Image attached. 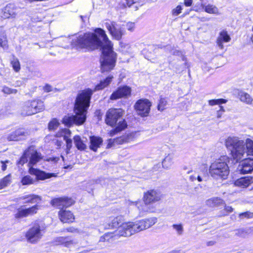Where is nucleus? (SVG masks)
I'll return each mask as SVG.
<instances>
[{
    "mask_svg": "<svg viewBox=\"0 0 253 253\" xmlns=\"http://www.w3.org/2000/svg\"><path fill=\"white\" fill-rule=\"evenodd\" d=\"M73 42L79 48L87 51L100 49L102 53L100 60L102 72H109L114 68L117 54L113 51L112 42L102 29L96 28L94 33H87L76 37L73 39Z\"/></svg>",
    "mask_w": 253,
    "mask_h": 253,
    "instance_id": "1",
    "label": "nucleus"
},
{
    "mask_svg": "<svg viewBox=\"0 0 253 253\" xmlns=\"http://www.w3.org/2000/svg\"><path fill=\"white\" fill-rule=\"evenodd\" d=\"M93 92L91 89L87 88L78 94L74 106L75 115L65 116L63 118L62 122L65 126L69 127L74 124L81 125L85 122L87 110L89 106Z\"/></svg>",
    "mask_w": 253,
    "mask_h": 253,
    "instance_id": "2",
    "label": "nucleus"
},
{
    "mask_svg": "<svg viewBox=\"0 0 253 253\" xmlns=\"http://www.w3.org/2000/svg\"><path fill=\"white\" fill-rule=\"evenodd\" d=\"M157 218L151 217L134 222L124 223L120 228V235L128 237L136 232L150 228L157 222Z\"/></svg>",
    "mask_w": 253,
    "mask_h": 253,
    "instance_id": "3",
    "label": "nucleus"
},
{
    "mask_svg": "<svg viewBox=\"0 0 253 253\" xmlns=\"http://www.w3.org/2000/svg\"><path fill=\"white\" fill-rule=\"evenodd\" d=\"M124 111L120 108H111L106 112L105 122L110 126H116L110 132V136H113L116 133L124 130L127 126L125 119L122 118Z\"/></svg>",
    "mask_w": 253,
    "mask_h": 253,
    "instance_id": "4",
    "label": "nucleus"
},
{
    "mask_svg": "<svg viewBox=\"0 0 253 253\" xmlns=\"http://www.w3.org/2000/svg\"><path fill=\"white\" fill-rule=\"evenodd\" d=\"M225 146L233 159L238 162L246 155L245 141L236 136H229L225 140Z\"/></svg>",
    "mask_w": 253,
    "mask_h": 253,
    "instance_id": "5",
    "label": "nucleus"
},
{
    "mask_svg": "<svg viewBox=\"0 0 253 253\" xmlns=\"http://www.w3.org/2000/svg\"><path fill=\"white\" fill-rule=\"evenodd\" d=\"M229 161L228 156H222L212 162L209 168L210 175L216 180L226 179L229 173Z\"/></svg>",
    "mask_w": 253,
    "mask_h": 253,
    "instance_id": "6",
    "label": "nucleus"
},
{
    "mask_svg": "<svg viewBox=\"0 0 253 253\" xmlns=\"http://www.w3.org/2000/svg\"><path fill=\"white\" fill-rule=\"evenodd\" d=\"M162 198L161 192L156 190H150L144 193L143 200L144 205L141 208H139L140 213L144 214L148 212L154 211L153 207H150L149 205L151 204L159 201Z\"/></svg>",
    "mask_w": 253,
    "mask_h": 253,
    "instance_id": "7",
    "label": "nucleus"
},
{
    "mask_svg": "<svg viewBox=\"0 0 253 253\" xmlns=\"http://www.w3.org/2000/svg\"><path fill=\"white\" fill-rule=\"evenodd\" d=\"M44 110L43 102L41 100H28L23 104L21 108V114L30 116Z\"/></svg>",
    "mask_w": 253,
    "mask_h": 253,
    "instance_id": "8",
    "label": "nucleus"
},
{
    "mask_svg": "<svg viewBox=\"0 0 253 253\" xmlns=\"http://www.w3.org/2000/svg\"><path fill=\"white\" fill-rule=\"evenodd\" d=\"M43 231L39 224H35L25 234L27 242L33 244H37L43 236Z\"/></svg>",
    "mask_w": 253,
    "mask_h": 253,
    "instance_id": "9",
    "label": "nucleus"
},
{
    "mask_svg": "<svg viewBox=\"0 0 253 253\" xmlns=\"http://www.w3.org/2000/svg\"><path fill=\"white\" fill-rule=\"evenodd\" d=\"M105 26L111 36L116 40H120L125 34V28L119 26L115 21H109L105 23Z\"/></svg>",
    "mask_w": 253,
    "mask_h": 253,
    "instance_id": "10",
    "label": "nucleus"
},
{
    "mask_svg": "<svg viewBox=\"0 0 253 253\" xmlns=\"http://www.w3.org/2000/svg\"><path fill=\"white\" fill-rule=\"evenodd\" d=\"M131 88L130 87L124 85H121L113 92L111 94L109 99L116 100L121 98H127L131 95Z\"/></svg>",
    "mask_w": 253,
    "mask_h": 253,
    "instance_id": "11",
    "label": "nucleus"
},
{
    "mask_svg": "<svg viewBox=\"0 0 253 253\" xmlns=\"http://www.w3.org/2000/svg\"><path fill=\"white\" fill-rule=\"evenodd\" d=\"M52 243L55 246L62 245L64 247L70 248L75 246L78 242L77 240L69 236H58L53 239Z\"/></svg>",
    "mask_w": 253,
    "mask_h": 253,
    "instance_id": "12",
    "label": "nucleus"
},
{
    "mask_svg": "<svg viewBox=\"0 0 253 253\" xmlns=\"http://www.w3.org/2000/svg\"><path fill=\"white\" fill-rule=\"evenodd\" d=\"M26 155L29 156V169L34 168L33 166L42 159V154L38 152L33 146L29 147L26 151Z\"/></svg>",
    "mask_w": 253,
    "mask_h": 253,
    "instance_id": "13",
    "label": "nucleus"
},
{
    "mask_svg": "<svg viewBox=\"0 0 253 253\" xmlns=\"http://www.w3.org/2000/svg\"><path fill=\"white\" fill-rule=\"evenodd\" d=\"M151 103L147 99H140L135 104V108L137 114L142 116H147L150 111Z\"/></svg>",
    "mask_w": 253,
    "mask_h": 253,
    "instance_id": "14",
    "label": "nucleus"
},
{
    "mask_svg": "<svg viewBox=\"0 0 253 253\" xmlns=\"http://www.w3.org/2000/svg\"><path fill=\"white\" fill-rule=\"evenodd\" d=\"M74 202L72 199L64 197L52 199L50 202V204L52 206L62 210L63 208H66L71 206L74 204Z\"/></svg>",
    "mask_w": 253,
    "mask_h": 253,
    "instance_id": "15",
    "label": "nucleus"
},
{
    "mask_svg": "<svg viewBox=\"0 0 253 253\" xmlns=\"http://www.w3.org/2000/svg\"><path fill=\"white\" fill-rule=\"evenodd\" d=\"M123 216H118L112 219H110L108 224L105 226V228L107 229L118 228V231H116V235H118L120 236H123L120 235V228L124 223H123Z\"/></svg>",
    "mask_w": 253,
    "mask_h": 253,
    "instance_id": "16",
    "label": "nucleus"
},
{
    "mask_svg": "<svg viewBox=\"0 0 253 253\" xmlns=\"http://www.w3.org/2000/svg\"><path fill=\"white\" fill-rule=\"evenodd\" d=\"M29 172L31 174L35 175L37 180H43L52 176H56L55 173H46L43 171L35 168L29 169Z\"/></svg>",
    "mask_w": 253,
    "mask_h": 253,
    "instance_id": "17",
    "label": "nucleus"
},
{
    "mask_svg": "<svg viewBox=\"0 0 253 253\" xmlns=\"http://www.w3.org/2000/svg\"><path fill=\"white\" fill-rule=\"evenodd\" d=\"M28 134L27 131L23 128H19L8 134L6 139L8 141H19L22 139V137L26 136Z\"/></svg>",
    "mask_w": 253,
    "mask_h": 253,
    "instance_id": "18",
    "label": "nucleus"
},
{
    "mask_svg": "<svg viewBox=\"0 0 253 253\" xmlns=\"http://www.w3.org/2000/svg\"><path fill=\"white\" fill-rule=\"evenodd\" d=\"M238 169L240 173L246 174L253 170V159H247L242 162L239 166Z\"/></svg>",
    "mask_w": 253,
    "mask_h": 253,
    "instance_id": "19",
    "label": "nucleus"
},
{
    "mask_svg": "<svg viewBox=\"0 0 253 253\" xmlns=\"http://www.w3.org/2000/svg\"><path fill=\"white\" fill-rule=\"evenodd\" d=\"M231 40V38L227 32L224 30L220 31L216 39V44L219 48L221 49H223V43L229 42Z\"/></svg>",
    "mask_w": 253,
    "mask_h": 253,
    "instance_id": "20",
    "label": "nucleus"
},
{
    "mask_svg": "<svg viewBox=\"0 0 253 253\" xmlns=\"http://www.w3.org/2000/svg\"><path fill=\"white\" fill-rule=\"evenodd\" d=\"M58 215L60 220L64 223L72 222L74 220V216L70 211L62 209L59 211Z\"/></svg>",
    "mask_w": 253,
    "mask_h": 253,
    "instance_id": "21",
    "label": "nucleus"
},
{
    "mask_svg": "<svg viewBox=\"0 0 253 253\" xmlns=\"http://www.w3.org/2000/svg\"><path fill=\"white\" fill-rule=\"evenodd\" d=\"M253 183V178L250 176L241 177L234 182V185L242 188H246Z\"/></svg>",
    "mask_w": 253,
    "mask_h": 253,
    "instance_id": "22",
    "label": "nucleus"
},
{
    "mask_svg": "<svg viewBox=\"0 0 253 253\" xmlns=\"http://www.w3.org/2000/svg\"><path fill=\"white\" fill-rule=\"evenodd\" d=\"M75 145L77 148L80 151L84 150L86 148L87 139L81 137L79 135H76L73 138Z\"/></svg>",
    "mask_w": 253,
    "mask_h": 253,
    "instance_id": "23",
    "label": "nucleus"
},
{
    "mask_svg": "<svg viewBox=\"0 0 253 253\" xmlns=\"http://www.w3.org/2000/svg\"><path fill=\"white\" fill-rule=\"evenodd\" d=\"M113 78V76L110 75L105 79L100 81V83L95 86L94 91L102 90L107 87L111 84Z\"/></svg>",
    "mask_w": 253,
    "mask_h": 253,
    "instance_id": "24",
    "label": "nucleus"
},
{
    "mask_svg": "<svg viewBox=\"0 0 253 253\" xmlns=\"http://www.w3.org/2000/svg\"><path fill=\"white\" fill-rule=\"evenodd\" d=\"M102 142L103 140L101 137L94 136L90 137V149L93 151H96Z\"/></svg>",
    "mask_w": 253,
    "mask_h": 253,
    "instance_id": "25",
    "label": "nucleus"
},
{
    "mask_svg": "<svg viewBox=\"0 0 253 253\" xmlns=\"http://www.w3.org/2000/svg\"><path fill=\"white\" fill-rule=\"evenodd\" d=\"M20 199L24 200V203L31 204H38L42 200L41 196L34 194L25 195L20 197Z\"/></svg>",
    "mask_w": 253,
    "mask_h": 253,
    "instance_id": "26",
    "label": "nucleus"
},
{
    "mask_svg": "<svg viewBox=\"0 0 253 253\" xmlns=\"http://www.w3.org/2000/svg\"><path fill=\"white\" fill-rule=\"evenodd\" d=\"M206 204L210 207L213 208L223 205L224 203L223 200L220 198L218 197H213L207 200L206 202Z\"/></svg>",
    "mask_w": 253,
    "mask_h": 253,
    "instance_id": "27",
    "label": "nucleus"
},
{
    "mask_svg": "<svg viewBox=\"0 0 253 253\" xmlns=\"http://www.w3.org/2000/svg\"><path fill=\"white\" fill-rule=\"evenodd\" d=\"M133 138V135L128 133L115 139L116 145L123 144L131 141Z\"/></svg>",
    "mask_w": 253,
    "mask_h": 253,
    "instance_id": "28",
    "label": "nucleus"
},
{
    "mask_svg": "<svg viewBox=\"0 0 253 253\" xmlns=\"http://www.w3.org/2000/svg\"><path fill=\"white\" fill-rule=\"evenodd\" d=\"M253 231V228H241L236 230L235 235L245 238Z\"/></svg>",
    "mask_w": 253,
    "mask_h": 253,
    "instance_id": "29",
    "label": "nucleus"
},
{
    "mask_svg": "<svg viewBox=\"0 0 253 253\" xmlns=\"http://www.w3.org/2000/svg\"><path fill=\"white\" fill-rule=\"evenodd\" d=\"M240 100L247 104L250 105L252 103L253 99L251 95L244 91H241L239 93Z\"/></svg>",
    "mask_w": 253,
    "mask_h": 253,
    "instance_id": "30",
    "label": "nucleus"
},
{
    "mask_svg": "<svg viewBox=\"0 0 253 253\" xmlns=\"http://www.w3.org/2000/svg\"><path fill=\"white\" fill-rule=\"evenodd\" d=\"M200 4V7H202V9H204L206 12L210 14H218V9L215 6L210 4L205 6L202 2Z\"/></svg>",
    "mask_w": 253,
    "mask_h": 253,
    "instance_id": "31",
    "label": "nucleus"
},
{
    "mask_svg": "<svg viewBox=\"0 0 253 253\" xmlns=\"http://www.w3.org/2000/svg\"><path fill=\"white\" fill-rule=\"evenodd\" d=\"M0 46L4 49H7L8 48L7 36L4 31L0 32Z\"/></svg>",
    "mask_w": 253,
    "mask_h": 253,
    "instance_id": "32",
    "label": "nucleus"
},
{
    "mask_svg": "<svg viewBox=\"0 0 253 253\" xmlns=\"http://www.w3.org/2000/svg\"><path fill=\"white\" fill-rule=\"evenodd\" d=\"M245 148L246 155L253 156V140L247 138L245 141Z\"/></svg>",
    "mask_w": 253,
    "mask_h": 253,
    "instance_id": "33",
    "label": "nucleus"
},
{
    "mask_svg": "<svg viewBox=\"0 0 253 253\" xmlns=\"http://www.w3.org/2000/svg\"><path fill=\"white\" fill-rule=\"evenodd\" d=\"M173 157L171 155H168L163 160L162 162L163 167L164 169H169L173 164Z\"/></svg>",
    "mask_w": 253,
    "mask_h": 253,
    "instance_id": "34",
    "label": "nucleus"
},
{
    "mask_svg": "<svg viewBox=\"0 0 253 253\" xmlns=\"http://www.w3.org/2000/svg\"><path fill=\"white\" fill-rule=\"evenodd\" d=\"M12 58L11 59L10 64L14 71L18 72L21 69L19 61L14 55H12Z\"/></svg>",
    "mask_w": 253,
    "mask_h": 253,
    "instance_id": "35",
    "label": "nucleus"
},
{
    "mask_svg": "<svg viewBox=\"0 0 253 253\" xmlns=\"http://www.w3.org/2000/svg\"><path fill=\"white\" fill-rule=\"evenodd\" d=\"M11 182V175L8 174L0 181V189L7 186Z\"/></svg>",
    "mask_w": 253,
    "mask_h": 253,
    "instance_id": "36",
    "label": "nucleus"
},
{
    "mask_svg": "<svg viewBox=\"0 0 253 253\" xmlns=\"http://www.w3.org/2000/svg\"><path fill=\"white\" fill-rule=\"evenodd\" d=\"M40 206L35 205L31 207L25 208L27 216H32L36 214L39 210Z\"/></svg>",
    "mask_w": 253,
    "mask_h": 253,
    "instance_id": "37",
    "label": "nucleus"
},
{
    "mask_svg": "<svg viewBox=\"0 0 253 253\" xmlns=\"http://www.w3.org/2000/svg\"><path fill=\"white\" fill-rule=\"evenodd\" d=\"M15 217L16 218L27 217L25 208H23V207H21L18 209L17 211L15 214Z\"/></svg>",
    "mask_w": 253,
    "mask_h": 253,
    "instance_id": "38",
    "label": "nucleus"
},
{
    "mask_svg": "<svg viewBox=\"0 0 253 253\" xmlns=\"http://www.w3.org/2000/svg\"><path fill=\"white\" fill-rule=\"evenodd\" d=\"M34 179L31 176L26 175L24 176L21 179V183L23 185H30L35 182Z\"/></svg>",
    "mask_w": 253,
    "mask_h": 253,
    "instance_id": "39",
    "label": "nucleus"
},
{
    "mask_svg": "<svg viewBox=\"0 0 253 253\" xmlns=\"http://www.w3.org/2000/svg\"><path fill=\"white\" fill-rule=\"evenodd\" d=\"M173 229H174L178 235H181L183 233L184 229L182 224H174L172 225Z\"/></svg>",
    "mask_w": 253,
    "mask_h": 253,
    "instance_id": "40",
    "label": "nucleus"
},
{
    "mask_svg": "<svg viewBox=\"0 0 253 253\" xmlns=\"http://www.w3.org/2000/svg\"><path fill=\"white\" fill-rule=\"evenodd\" d=\"M15 13L10 10L9 7L6 6L4 10L3 17L5 18H9L10 17H15Z\"/></svg>",
    "mask_w": 253,
    "mask_h": 253,
    "instance_id": "41",
    "label": "nucleus"
},
{
    "mask_svg": "<svg viewBox=\"0 0 253 253\" xmlns=\"http://www.w3.org/2000/svg\"><path fill=\"white\" fill-rule=\"evenodd\" d=\"M59 125L58 121L54 119L51 121L48 124V128L49 130H55L56 129Z\"/></svg>",
    "mask_w": 253,
    "mask_h": 253,
    "instance_id": "42",
    "label": "nucleus"
},
{
    "mask_svg": "<svg viewBox=\"0 0 253 253\" xmlns=\"http://www.w3.org/2000/svg\"><path fill=\"white\" fill-rule=\"evenodd\" d=\"M226 102V100L223 99H212L209 101V104L211 106L225 103Z\"/></svg>",
    "mask_w": 253,
    "mask_h": 253,
    "instance_id": "43",
    "label": "nucleus"
},
{
    "mask_svg": "<svg viewBox=\"0 0 253 253\" xmlns=\"http://www.w3.org/2000/svg\"><path fill=\"white\" fill-rule=\"evenodd\" d=\"M64 139L66 142V153L68 154L72 147V140L71 139L67 138V136H64Z\"/></svg>",
    "mask_w": 253,
    "mask_h": 253,
    "instance_id": "44",
    "label": "nucleus"
},
{
    "mask_svg": "<svg viewBox=\"0 0 253 253\" xmlns=\"http://www.w3.org/2000/svg\"><path fill=\"white\" fill-rule=\"evenodd\" d=\"M167 101L165 98H161L159 104L158 105V109L159 110L163 111L165 109V107L167 104Z\"/></svg>",
    "mask_w": 253,
    "mask_h": 253,
    "instance_id": "45",
    "label": "nucleus"
},
{
    "mask_svg": "<svg viewBox=\"0 0 253 253\" xmlns=\"http://www.w3.org/2000/svg\"><path fill=\"white\" fill-rule=\"evenodd\" d=\"M239 217L241 219L252 218L253 217V213L250 211H246L239 214Z\"/></svg>",
    "mask_w": 253,
    "mask_h": 253,
    "instance_id": "46",
    "label": "nucleus"
},
{
    "mask_svg": "<svg viewBox=\"0 0 253 253\" xmlns=\"http://www.w3.org/2000/svg\"><path fill=\"white\" fill-rule=\"evenodd\" d=\"M182 10V6L178 5L171 11V14L173 16H177L181 13Z\"/></svg>",
    "mask_w": 253,
    "mask_h": 253,
    "instance_id": "47",
    "label": "nucleus"
},
{
    "mask_svg": "<svg viewBox=\"0 0 253 253\" xmlns=\"http://www.w3.org/2000/svg\"><path fill=\"white\" fill-rule=\"evenodd\" d=\"M2 91L5 94H12L16 93L17 90L15 89H11L7 86H4L3 87Z\"/></svg>",
    "mask_w": 253,
    "mask_h": 253,
    "instance_id": "48",
    "label": "nucleus"
},
{
    "mask_svg": "<svg viewBox=\"0 0 253 253\" xmlns=\"http://www.w3.org/2000/svg\"><path fill=\"white\" fill-rule=\"evenodd\" d=\"M122 26L125 28H126L127 30L130 32H132L134 31L135 28V24L134 23L132 22H128L125 25H123Z\"/></svg>",
    "mask_w": 253,
    "mask_h": 253,
    "instance_id": "49",
    "label": "nucleus"
},
{
    "mask_svg": "<svg viewBox=\"0 0 253 253\" xmlns=\"http://www.w3.org/2000/svg\"><path fill=\"white\" fill-rule=\"evenodd\" d=\"M29 160V156L26 155V151L24 152L23 156L21 157L20 160L19 161L18 163L21 165H24L25 163H27Z\"/></svg>",
    "mask_w": 253,
    "mask_h": 253,
    "instance_id": "50",
    "label": "nucleus"
},
{
    "mask_svg": "<svg viewBox=\"0 0 253 253\" xmlns=\"http://www.w3.org/2000/svg\"><path fill=\"white\" fill-rule=\"evenodd\" d=\"M104 235L105 236H106V240H107V242H109L110 240L114 237V235H116V232H108L105 233Z\"/></svg>",
    "mask_w": 253,
    "mask_h": 253,
    "instance_id": "51",
    "label": "nucleus"
},
{
    "mask_svg": "<svg viewBox=\"0 0 253 253\" xmlns=\"http://www.w3.org/2000/svg\"><path fill=\"white\" fill-rule=\"evenodd\" d=\"M43 89H44V91L47 92H50L51 91H54L55 92L56 90H58V89L56 88H54V89H53L52 86L48 84H46V85H45L43 87Z\"/></svg>",
    "mask_w": 253,
    "mask_h": 253,
    "instance_id": "52",
    "label": "nucleus"
},
{
    "mask_svg": "<svg viewBox=\"0 0 253 253\" xmlns=\"http://www.w3.org/2000/svg\"><path fill=\"white\" fill-rule=\"evenodd\" d=\"M115 145H116V143H115V139H110L108 140L107 148H110L112 146H114Z\"/></svg>",
    "mask_w": 253,
    "mask_h": 253,
    "instance_id": "53",
    "label": "nucleus"
},
{
    "mask_svg": "<svg viewBox=\"0 0 253 253\" xmlns=\"http://www.w3.org/2000/svg\"><path fill=\"white\" fill-rule=\"evenodd\" d=\"M219 107L220 110H218L217 113V117L218 118H221L222 115V113L224 112V109L222 106H220Z\"/></svg>",
    "mask_w": 253,
    "mask_h": 253,
    "instance_id": "54",
    "label": "nucleus"
},
{
    "mask_svg": "<svg viewBox=\"0 0 253 253\" xmlns=\"http://www.w3.org/2000/svg\"><path fill=\"white\" fill-rule=\"evenodd\" d=\"M224 210L228 213L231 212L233 211V209L232 207L229 206H225Z\"/></svg>",
    "mask_w": 253,
    "mask_h": 253,
    "instance_id": "55",
    "label": "nucleus"
},
{
    "mask_svg": "<svg viewBox=\"0 0 253 253\" xmlns=\"http://www.w3.org/2000/svg\"><path fill=\"white\" fill-rule=\"evenodd\" d=\"M9 162L8 161H5V162H3V161H1V163L2 164V166H1V169L3 170V171H4L6 170V168H7V166L6 165V163H8Z\"/></svg>",
    "mask_w": 253,
    "mask_h": 253,
    "instance_id": "56",
    "label": "nucleus"
},
{
    "mask_svg": "<svg viewBox=\"0 0 253 253\" xmlns=\"http://www.w3.org/2000/svg\"><path fill=\"white\" fill-rule=\"evenodd\" d=\"M197 174V173H194V174L190 175V176H189V180L191 182H194V181H195L196 180Z\"/></svg>",
    "mask_w": 253,
    "mask_h": 253,
    "instance_id": "57",
    "label": "nucleus"
},
{
    "mask_svg": "<svg viewBox=\"0 0 253 253\" xmlns=\"http://www.w3.org/2000/svg\"><path fill=\"white\" fill-rule=\"evenodd\" d=\"M192 0H184V4L186 6H190L192 4Z\"/></svg>",
    "mask_w": 253,
    "mask_h": 253,
    "instance_id": "58",
    "label": "nucleus"
},
{
    "mask_svg": "<svg viewBox=\"0 0 253 253\" xmlns=\"http://www.w3.org/2000/svg\"><path fill=\"white\" fill-rule=\"evenodd\" d=\"M55 145L57 146V148H60L62 144V142L58 139H56L54 141Z\"/></svg>",
    "mask_w": 253,
    "mask_h": 253,
    "instance_id": "59",
    "label": "nucleus"
},
{
    "mask_svg": "<svg viewBox=\"0 0 253 253\" xmlns=\"http://www.w3.org/2000/svg\"><path fill=\"white\" fill-rule=\"evenodd\" d=\"M120 44H121V47L122 51H123V48H126V49H129L130 47V46L128 44H125L121 42L120 43Z\"/></svg>",
    "mask_w": 253,
    "mask_h": 253,
    "instance_id": "60",
    "label": "nucleus"
},
{
    "mask_svg": "<svg viewBox=\"0 0 253 253\" xmlns=\"http://www.w3.org/2000/svg\"><path fill=\"white\" fill-rule=\"evenodd\" d=\"M59 158H49L47 160L48 161H52L54 162H56L59 160Z\"/></svg>",
    "mask_w": 253,
    "mask_h": 253,
    "instance_id": "61",
    "label": "nucleus"
},
{
    "mask_svg": "<svg viewBox=\"0 0 253 253\" xmlns=\"http://www.w3.org/2000/svg\"><path fill=\"white\" fill-rule=\"evenodd\" d=\"M66 230L69 232L74 233L77 231V229H76L73 227H70V228H67Z\"/></svg>",
    "mask_w": 253,
    "mask_h": 253,
    "instance_id": "62",
    "label": "nucleus"
},
{
    "mask_svg": "<svg viewBox=\"0 0 253 253\" xmlns=\"http://www.w3.org/2000/svg\"><path fill=\"white\" fill-rule=\"evenodd\" d=\"M172 54L175 55H180L181 53L180 51L178 50H173L172 51Z\"/></svg>",
    "mask_w": 253,
    "mask_h": 253,
    "instance_id": "63",
    "label": "nucleus"
},
{
    "mask_svg": "<svg viewBox=\"0 0 253 253\" xmlns=\"http://www.w3.org/2000/svg\"><path fill=\"white\" fill-rule=\"evenodd\" d=\"M106 236H105V235H103L100 237L99 242H107V240H106Z\"/></svg>",
    "mask_w": 253,
    "mask_h": 253,
    "instance_id": "64",
    "label": "nucleus"
}]
</instances>
